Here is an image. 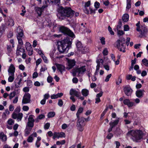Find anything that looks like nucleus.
<instances>
[{
	"label": "nucleus",
	"mask_w": 148,
	"mask_h": 148,
	"mask_svg": "<svg viewBox=\"0 0 148 148\" xmlns=\"http://www.w3.org/2000/svg\"><path fill=\"white\" fill-rule=\"evenodd\" d=\"M70 94L71 95H74L77 97H79L81 96L80 92L77 91L76 90L73 88L70 90Z\"/></svg>",
	"instance_id": "obj_13"
},
{
	"label": "nucleus",
	"mask_w": 148,
	"mask_h": 148,
	"mask_svg": "<svg viewBox=\"0 0 148 148\" xmlns=\"http://www.w3.org/2000/svg\"><path fill=\"white\" fill-rule=\"evenodd\" d=\"M34 122H28L27 124V126L29 128H32L34 127Z\"/></svg>",
	"instance_id": "obj_40"
},
{
	"label": "nucleus",
	"mask_w": 148,
	"mask_h": 148,
	"mask_svg": "<svg viewBox=\"0 0 148 148\" xmlns=\"http://www.w3.org/2000/svg\"><path fill=\"white\" fill-rule=\"evenodd\" d=\"M124 34V32L122 30H118V31L117 34L118 36H122Z\"/></svg>",
	"instance_id": "obj_55"
},
{
	"label": "nucleus",
	"mask_w": 148,
	"mask_h": 148,
	"mask_svg": "<svg viewBox=\"0 0 148 148\" xmlns=\"http://www.w3.org/2000/svg\"><path fill=\"white\" fill-rule=\"evenodd\" d=\"M59 138L60 137H65V134L64 132H61L60 133H59Z\"/></svg>",
	"instance_id": "obj_63"
},
{
	"label": "nucleus",
	"mask_w": 148,
	"mask_h": 148,
	"mask_svg": "<svg viewBox=\"0 0 148 148\" xmlns=\"http://www.w3.org/2000/svg\"><path fill=\"white\" fill-rule=\"evenodd\" d=\"M68 67L66 69L69 70L71 69L75 65L76 62L74 60H68Z\"/></svg>",
	"instance_id": "obj_12"
},
{
	"label": "nucleus",
	"mask_w": 148,
	"mask_h": 148,
	"mask_svg": "<svg viewBox=\"0 0 148 148\" xmlns=\"http://www.w3.org/2000/svg\"><path fill=\"white\" fill-rule=\"evenodd\" d=\"M53 80V78L50 76H49L47 78V81L49 83H51L52 82Z\"/></svg>",
	"instance_id": "obj_50"
},
{
	"label": "nucleus",
	"mask_w": 148,
	"mask_h": 148,
	"mask_svg": "<svg viewBox=\"0 0 148 148\" xmlns=\"http://www.w3.org/2000/svg\"><path fill=\"white\" fill-rule=\"evenodd\" d=\"M103 92L101 91L99 93L97 94L96 95V97L100 98L102 95Z\"/></svg>",
	"instance_id": "obj_58"
},
{
	"label": "nucleus",
	"mask_w": 148,
	"mask_h": 148,
	"mask_svg": "<svg viewBox=\"0 0 148 148\" xmlns=\"http://www.w3.org/2000/svg\"><path fill=\"white\" fill-rule=\"evenodd\" d=\"M50 125V124L49 123H47L44 125V128L45 129H48L49 128Z\"/></svg>",
	"instance_id": "obj_56"
},
{
	"label": "nucleus",
	"mask_w": 148,
	"mask_h": 148,
	"mask_svg": "<svg viewBox=\"0 0 148 148\" xmlns=\"http://www.w3.org/2000/svg\"><path fill=\"white\" fill-rule=\"evenodd\" d=\"M103 55L106 56L107 55L108 53V51L107 49L106 48H105L103 51Z\"/></svg>",
	"instance_id": "obj_48"
},
{
	"label": "nucleus",
	"mask_w": 148,
	"mask_h": 148,
	"mask_svg": "<svg viewBox=\"0 0 148 148\" xmlns=\"http://www.w3.org/2000/svg\"><path fill=\"white\" fill-rule=\"evenodd\" d=\"M119 118L115 120L113 122H111L109 123V125L110 126H111L113 128L116 126L119 123Z\"/></svg>",
	"instance_id": "obj_20"
},
{
	"label": "nucleus",
	"mask_w": 148,
	"mask_h": 148,
	"mask_svg": "<svg viewBox=\"0 0 148 148\" xmlns=\"http://www.w3.org/2000/svg\"><path fill=\"white\" fill-rule=\"evenodd\" d=\"M41 139V138L39 136H38V137L37 140L36 141V146L37 147H39L40 145V143H39L37 145L38 142H39V141Z\"/></svg>",
	"instance_id": "obj_43"
},
{
	"label": "nucleus",
	"mask_w": 148,
	"mask_h": 148,
	"mask_svg": "<svg viewBox=\"0 0 148 148\" xmlns=\"http://www.w3.org/2000/svg\"><path fill=\"white\" fill-rule=\"evenodd\" d=\"M123 90L125 94L127 96H131L133 91L132 89L128 85L123 87Z\"/></svg>",
	"instance_id": "obj_11"
},
{
	"label": "nucleus",
	"mask_w": 148,
	"mask_h": 148,
	"mask_svg": "<svg viewBox=\"0 0 148 148\" xmlns=\"http://www.w3.org/2000/svg\"><path fill=\"white\" fill-rule=\"evenodd\" d=\"M70 47H57L59 51L61 53H66Z\"/></svg>",
	"instance_id": "obj_14"
},
{
	"label": "nucleus",
	"mask_w": 148,
	"mask_h": 148,
	"mask_svg": "<svg viewBox=\"0 0 148 148\" xmlns=\"http://www.w3.org/2000/svg\"><path fill=\"white\" fill-rule=\"evenodd\" d=\"M32 128L29 127H26L25 130V136H27L30 133L32 130Z\"/></svg>",
	"instance_id": "obj_27"
},
{
	"label": "nucleus",
	"mask_w": 148,
	"mask_h": 148,
	"mask_svg": "<svg viewBox=\"0 0 148 148\" xmlns=\"http://www.w3.org/2000/svg\"><path fill=\"white\" fill-rule=\"evenodd\" d=\"M9 75L10 76L8 78V81L10 82H12L14 79V74H10Z\"/></svg>",
	"instance_id": "obj_30"
},
{
	"label": "nucleus",
	"mask_w": 148,
	"mask_h": 148,
	"mask_svg": "<svg viewBox=\"0 0 148 148\" xmlns=\"http://www.w3.org/2000/svg\"><path fill=\"white\" fill-rule=\"evenodd\" d=\"M78 119L76 126L77 130L79 131L82 132L84 129V127L85 125V121L86 119L83 117L77 118Z\"/></svg>",
	"instance_id": "obj_3"
},
{
	"label": "nucleus",
	"mask_w": 148,
	"mask_h": 148,
	"mask_svg": "<svg viewBox=\"0 0 148 148\" xmlns=\"http://www.w3.org/2000/svg\"><path fill=\"white\" fill-rule=\"evenodd\" d=\"M14 121L11 119H9L8 121V123L10 125H12L14 123Z\"/></svg>",
	"instance_id": "obj_47"
},
{
	"label": "nucleus",
	"mask_w": 148,
	"mask_h": 148,
	"mask_svg": "<svg viewBox=\"0 0 148 148\" xmlns=\"http://www.w3.org/2000/svg\"><path fill=\"white\" fill-rule=\"evenodd\" d=\"M55 115V113L53 112H49L47 115L48 117L49 118H51L54 117Z\"/></svg>",
	"instance_id": "obj_31"
},
{
	"label": "nucleus",
	"mask_w": 148,
	"mask_h": 148,
	"mask_svg": "<svg viewBox=\"0 0 148 148\" xmlns=\"http://www.w3.org/2000/svg\"><path fill=\"white\" fill-rule=\"evenodd\" d=\"M72 81L73 83L76 84L78 82V79L77 78L75 77L72 79Z\"/></svg>",
	"instance_id": "obj_60"
},
{
	"label": "nucleus",
	"mask_w": 148,
	"mask_h": 148,
	"mask_svg": "<svg viewBox=\"0 0 148 148\" xmlns=\"http://www.w3.org/2000/svg\"><path fill=\"white\" fill-rule=\"evenodd\" d=\"M10 23L8 24L9 25L11 26H13L14 25V22L13 20L12 19H10L9 20Z\"/></svg>",
	"instance_id": "obj_52"
},
{
	"label": "nucleus",
	"mask_w": 148,
	"mask_h": 148,
	"mask_svg": "<svg viewBox=\"0 0 148 148\" xmlns=\"http://www.w3.org/2000/svg\"><path fill=\"white\" fill-rule=\"evenodd\" d=\"M60 32L64 34H66L72 38H75V36L73 33L68 28L62 26L60 28Z\"/></svg>",
	"instance_id": "obj_5"
},
{
	"label": "nucleus",
	"mask_w": 148,
	"mask_h": 148,
	"mask_svg": "<svg viewBox=\"0 0 148 148\" xmlns=\"http://www.w3.org/2000/svg\"><path fill=\"white\" fill-rule=\"evenodd\" d=\"M83 109L82 108H79L76 113L77 118H79L80 114L83 111Z\"/></svg>",
	"instance_id": "obj_28"
},
{
	"label": "nucleus",
	"mask_w": 148,
	"mask_h": 148,
	"mask_svg": "<svg viewBox=\"0 0 148 148\" xmlns=\"http://www.w3.org/2000/svg\"><path fill=\"white\" fill-rule=\"evenodd\" d=\"M123 103L127 105L129 107H132L134 106V103L130 102L129 99H126L124 100Z\"/></svg>",
	"instance_id": "obj_15"
},
{
	"label": "nucleus",
	"mask_w": 148,
	"mask_h": 148,
	"mask_svg": "<svg viewBox=\"0 0 148 148\" xmlns=\"http://www.w3.org/2000/svg\"><path fill=\"white\" fill-rule=\"evenodd\" d=\"M15 68L13 64H11L8 70L9 74H14L15 71Z\"/></svg>",
	"instance_id": "obj_16"
},
{
	"label": "nucleus",
	"mask_w": 148,
	"mask_h": 148,
	"mask_svg": "<svg viewBox=\"0 0 148 148\" xmlns=\"http://www.w3.org/2000/svg\"><path fill=\"white\" fill-rule=\"evenodd\" d=\"M116 46H120L121 45L122 46H124V43H122V41L119 40H117L115 43Z\"/></svg>",
	"instance_id": "obj_29"
},
{
	"label": "nucleus",
	"mask_w": 148,
	"mask_h": 148,
	"mask_svg": "<svg viewBox=\"0 0 148 148\" xmlns=\"http://www.w3.org/2000/svg\"><path fill=\"white\" fill-rule=\"evenodd\" d=\"M124 31H128L129 29V27L128 25H125L124 26Z\"/></svg>",
	"instance_id": "obj_57"
},
{
	"label": "nucleus",
	"mask_w": 148,
	"mask_h": 148,
	"mask_svg": "<svg viewBox=\"0 0 148 148\" xmlns=\"http://www.w3.org/2000/svg\"><path fill=\"white\" fill-rule=\"evenodd\" d=\"M140 31L141 34L142 35L144 34L147 31V29L146 27L145 26H142L140 28Z\"/></svg>",
	"instance_id": "obj_23"
},
{
	"label": "nucleus",
	"mask_w": 148,
	"mask_h": 148,
	"mask_svg": "<svg viewBox=\"0 0 148 148\" xmlns=\"http://www.w3.org/2000/svg\"><path fill=\"white\" fill-rule=\"evenodd\" d=\"M72 41L69 39H66L62 41H57L56 45L58 46H70L71 45Z\"/></svg>",
	"instance_id": "obj_6"
},
{
	"label": "nucleus",
	"mask_w": 148,
	"mask_h": 148,
	"mask_svg": "<svg viewBox=\"0 0 148 148\" xmlns=\"http://www.w3.org/2000/svg\"><path fill=\"white\" fill-rule=\"evenodd\" d=\"M26 49L27 50L28 54L29 56H31L33 54V49L32 47H27Z\"/></svg>",
	"instance_id": "obj_24"
},
{
	"label": "nucleus",
	"mask_w": 148,
	"mask_h": 148,
	"mask_svg": "<svg viewBox=\"0 0 148 148\" xmlns=\"http://www.w3.org/2000/svg\"><path fill=\"white\" fill-rule=\"evenodd\" d=\"M33 137L31 136V135L28 138L27 141L28 142L31 143L33 141Z\"/></svg>",
	"instance_id": "obj_51"
},
{
	"label": "nucleus",
	"mask_w": 148,
	"mask_h": 148,
	"mask_svg": "<svg viewBox=\"0 0 148 148\" xmlns=\"http://www.w3.org/2000/svg\"><path fill=\"white\" fill-rule=\"evenodd\" d=\"M16 94V92L15 91H13L11 92L9 95V99H11L13 97H14Z\"/></svg>",
	"instance_id": "obj_37"
},
{
	"label": "nucleus",
	"mask_w": 148,
	"mask_h": 148,
	"mask_svg": "<svg viewBox=\"0 0 148 148\" xmlns=\"http://www.w3.org/2000/svg\"><path fill=\"white\" fill-rule=\"evenodd\" d=\"M100 5V4L98 2L96 1L95 2L94 6L95 8L96 9V10H97L98 8H99Z\"/></svg>",
	"instance_id": "obj_44"
},
{
	"label": "nucleus",
	"mask_w": 148,
	"mask_h": 148,
	"mask_svg": "<svg viewBox=\"0 0 148 148\" xmlns=\"http://www.w3.org/2000/svg\"><path fill=\"white\" fill-rule=\"evenodd\" d=\"M57 16L61 20L63 19L66 17H71L75 12L72 10L70 7L64 8L62 6H59L57 9Z\"/></svg>",
	"instance_id": "obj_1"
},
{
	"label": "nucleus",
	"mask_w": 148,
	"mask_h": 148,
	"mask_svg": "<svg viewBox=\"0 0 148 148\" xmlns=\"http://www.w3.org/2000/svg\"><path fill=\"white\" fill-rule=\"evenodd\" d=\"M90 1H88L87 2L85 3V7H88L90 5Z\"/></svg>",
	"instance_id": "obj_59"
},
{
	"label": "nucleus",
	"mask_w": 148,
	"mask_h": 148,
	"mask_svg": "<svg viewBox=\"0 0 148 148\" xmlns=\"http://www.w3.org/2000/svg\"><path fill=\"white\" fill-rule=\"evenodd\" d=\"M118 49L121 51H123V52H125V47H117Z\"/></svg>",
	"instance_id": "obj_42"
},
{
	"label": "nucleus",
	"mask_w": 148,
	"mask_h": 148,
	"mask_svg": "<svg viewBox=\"0 0 148 148\" xmlns=\"http://www.w3.org/2000/svg\"><path fill=\"white\" fill-rule=\"evenodd\" d=\"M41 61L42 59L41 58H39L36 61V65H38L41 63Z\"/></svg>",
	"instance_id": "obj_64"
},
{
	"label": "nucleus",
	"mask_w": 148,
	"mask_h": 148,
	"mask_svg": "<svg viewBox=\"0 0 148 148\" xmlns=\"http://www.w3.org/2000/svg\"><path fill=\"white\" fill-rule=\"evenodd\" d=\"M63 103L62 100L61 99L58 100V104L60 107H61L63 105Z\"/></svg>",
	"instance_id": "obj_46"
},
{
	"label": "nucleus",
	"mask_w": 148,
	"mask_h": 148,
	"mask_svg": "<svg viewBox=\"0 0 148 148\" xmlns=\"http://www.w3.org/2000/svg\"><path fill=\"white\" fill-rule=\"evenodd\" d=\"M142 62L143 64L146 66H148V60L144 58L142 60Z\"/></svg>",
	"instance_id": "obj_34"
},
{
	"label": "nucleus",
	"mask_w": 148,
	"mask_h": 148,
	"mask_svg": "<svg viewBox=\"0 0 148 148\" xmlns=\"http://www.w3.org/2000/svg\"><path fill=\"white\" fill-rule=\"evenodd\" d=\"M23 110L24 111H27L29 109V107L27 106H24L23 107Z\"/></svg>",
	"instance_id": "obj_54"
},
{
	"label": "nucleus",
	"mask_w": 148,
	"mask_h": 148,
	"mask_svg": "<svg viewBox=\"0 0 148 148\" xmlns=\"http://www.w3.org/2000/svg\"><path fill=\"white\" fill-rule=\"evenodd\" d=\"M140 21L138 22L136 24V26L137 27L136 28V30L138 32H140Z\"/></svg>",
	"instance_id": "obj_45"
},
{
	"label": "nucleus",
	"mask_w": 148,
	"mask_h": 148,
	"mask_svg": "<svg viewBox=\"0 0 148 148\" xmlns=\"http://www.w3.org/2000/svg\"><path fill=\"white\" fill-rule=\"evenodd\" d=\"M81 93L84 96L86 97L89 95V91L86 89H83L82 90Z\"/></svg>",
	"instance_id": "obj_21"
},
{
	"label": "nucleus",
	"mask_w": 148,
	"mask_h": 148,
	"mask_svg": "<svg viewBox=\"0 0 148 148\" xmlns=\"http://www.w3.org/2000/svg\"><path fill=\"white\" fill-rule=\"evenodd\" d=\"M143 132L140 130H131L129 131L127 133V135L129 136H131L132 140L134 141L137 142L140 140L143 137Z\"/></svg>",
	"instance_id": "obj_2"
},
{
	"label": "nucleus",
	"mask_w": 148,
	"mask_h": 148,
	"mask_svg": "<svg viewBox=\"0 0 148 148\" xmlns=\"http://www.w3.org/2000/svg\"><path fill=\"white\" fill-rule=\"evenodd\" d=\"M0 138L3 141H6L7 139L6 136L3 132L1 133Z\"/></svg>",
	"instance_id": "obj_25"
},
{
	"label": "nucleus",
	"mask_w": 148,
	"mask_h": 148,
	"mask_svg": "<svg viewBox=\"0 0 148 148\" xmlns=\"http://www.w3.org/2000/svg\"><path fill=\"white\" fill-rule=\"evenodd\" d=\"M44 62L46 63H47L48 62V60L47 58L45 57L44 55H42V56Z\"/></svg>",
	"instance_id": "obj_53"
},
{
	"label": "nucleus",
	"mask_w": 148,
	"mask_h": 148,
	"mask_svg": "<svg viewBox=\"0 0 148 148\" xmlns=\"http://www.w3.org/2000/svg\"><path fill=\"white\" fill-rule=\"evenodd\" d=\"M33 116H34L32 115H29L28 119V122H34L35 121V120L33 118Z\"/></svg>",
	"instance_id": "obj_38"
},
{
	"label": "nucleus",
	"mask_w": 148,
	"mask_h": 148,
	"mask_svg": "<svg viewBox=\"0 0 148 148\" xmlns=\"http://www.w3.org/2000/svg\"><path fill=\"white\" fill-rule=\"evenodd\" d=\"M31 95L28 93H25L23 96L22 103L23 104H26L29 103L31 101Z\"/></svg>",
	"instance_id": "obj_10"
},
{
	"label": "nucleus",
	"mask_w": 148,
	"mask_h": 148,
	"mask_svg": "<svg viewBox=\"0 0 148 148\" xmlns=\"http://www.w3.org/2000/svg\"><path fill=\"white\" fill-rule=\"evenodd\" d=\"M58 95H57V94H53V95H52L51 96V98L52 99H57L58 98V96H57Z\"/></svg>",
	"instance_id": "obj_62"
},
{
	"label": "nucleus",
	"mask_w": 148,
	"mask_h": 148,
	"mask_svg": "<svg viewBox=\"0 0 148 148\" xmlns=\"http://www.w3.org/2000/svg\"><path fill=\"white\" fill-rule=\"evenodd\" d=\"M17 36L23 37V30L22 28L20 26H18L17 28Z\"/></svg>",
	"instance_id": "obj_17"
},
{
	"label": "nucleus",
	"mask_w": 148,
	"mask_h": 148,
	"mask_svg": "<svg viewBox=\"0 0 148 148\" xmlns=\"http://www.w3.org/2000/svg\"><path fill=\"white\" fill-rule=\"evenodd\" d=\"M49 3H53L58 4L60 3V0H47Z\"/></svg>",
	"instance_id": "obj_33"
},
{
	"label": "nucleus",
	"mask_w": 148,
	"mask_h": 148,
	"mask_svg": "<svg viewBox=\"0 0 148 148\" xmlns=\"http://www.w3.org/2000/svg\"><path fill=\"white\" fill-rule=\"evenodd\" d=\"M144 90H139L136 91V96L138 98L141 97L143 95Z\"/></svg>",
	"instance_id": "obj_19"
},
{
	"label": "nucleus",
	"mask_w": 148,
	"mask_h": 148,
	"mask_svg": "<svg viewBox=\"0 0 148 148\" xmlns=\"http://www.w3.org/2000/svg\"><path fill=\"white\" fill-rule=\"evenodd\" d=\"M127 1V6L126 9L129 10L131 7V0H126Z\"/></svg>",
	"instance_id": "obj_32"
},
{
	"label": "nucleus",
	"mask_w": 148,
	"mask_h": 148,
	"mask_svg": "<svg viewBox=\"0 0 148 148\" xmlns=\"http://www.w3.org/2000/svg\"><path fill=\"white\" fill-rule=\"evenodd\" d=\"M112 76V74H110L108 75L107 76L105 80V81L106 82H108L109 81V79Z\"/></svg>",
	"instance_id": "obj_49"
},
{
	"label": "nucleus",
	"mask_w": 148,
	"mask_h": 148,
	"mask_svg": "<svg viewBox=\"0 0 148 148\" xmlns=\"http://www.w3.org/2000/svg\"><path fill=\"white\" fill-rule=\"evenodd\" d=\"M129 15L127 14H124L122 16V19L123 21L125 22L129 20Z\"/></svg>",
	"instance_id": "obj_26"
},
{
	"label": "nucleus",
	"mask_w": 148,
	"mask_h": 148,
	"mask_svg": "<svg viewBox=\"0 0 148 148\" xmlns=\"http://www.w3.org/2000/svg\"><path fill=\"white\" fill-rule=\"evenodd\" d=\"M21 110L20 107H17L15 109L14 112L12 114V118L14 119H17L18 121H21L23 116V114L22 113H19Z\"/></svg>",
	"instance_id": "obj_4"
},
{
	"label": "nucleus",
	"mask_w": 148,
	"mask_h": 148,
	"mask_svg": "<svg viewBox=\"0 0 148 148\" xmlns=\"http://www.w3.org/2000/svg\"><path fill=\"white\" fill-rule=\"evenodd\" d=\"M16 53L17 56L22 55V58L23 59H25L26 58V56L24 48H23L21 47H17Z\"/></svg>",
	"instance_id": "obj_9"
},
{
	"label": "nucleus",
	"mask_w": 148,
	"mask_h": 148,
	"mask_svg": "<svg viewBox=\"0 0 148 148\" xmlns=\"http://www.w3.org/2000/svg\"><path fill=\"white\" fill-rule=\"evenodd\" d=\"M86 70V66H82L79 68L73 69L72 70L73 74L74 76H76V73H78V75H79L80 74H84Z\"/></svg>",
	"instance_id": "obj_7"
},
{
	"label": "nucleus",
	"mask_w": 148,
	"mask_h": 148,
	"mask_svg": "<svg viewBox=\"0 0 148 148\" xmlns=\"http://www.w3.org/2000/svg\"><path fill=\"white\" fill-rule=\"evenodd\" d=\"M56 66L57 69L61 73L64 70V66L59 64H57Z\"/></svg>",
	"instance_id": "obj_22"
},
{
	"label": "nucleus",
	"mask_w": 148,
	"mask_h": 148,
	"mask_svg": "<svg viewBox=\"0 0 148 148\" xmlns=\"http://www.w3.org/2000/svg\"><path fill=\"white\" fill-rule=\"evenodd\" d=\"M18 77L15 80L14 82V85L15 87L16 88H18V87H20L21 86L20 84L21 81L22 80L21 78H20L18 80Z\"/></svg>",
	"instance_id": "obj_18"
},
{
	"label": "nucleus",
	"mask_w": 148,
	"mask_h": 148,
	"mask_svg": "<svg viewBox=\"0 0 148 148\" xmlns=\"http://www.w3.org/2000/svg\"><path fill=\"white\" fill-rule=\"evenodd\" d=\"M45 5H43L41 8L36 7L34 8L35 11L39 16H40L42 12L44 11V9L47 7V5L46 4L47 2H45Z\"/></svg>",
	"instance_id": "obj_8"
},
{
	"label": "nucleus",
	"mask_w": 148,
	"mask_h": 148,
	"mask_svg": "<svg viewBox=\"0 0 148 148\" xmlns=\"http://www.w3.org/2000/svg\"><path fill=\"white\" fill-rule=\"evenodd\" d=\"M121 133V131L118 128L116 129L114 132V134H116L117 136L120 135Z\"/></svg>",
	"instance_id": "obj_35"
},
{
	"label": "nucleus",
	"mask_w": 148,
	"mask_h": 148,
	"mask_svg": "<svg viewBox=\"0 0 148 148\" xmlns=\"http://www.w3.org/2000/svg\"><path fill=\"white\" fill-rule=\"evenodd\" d=\"M113 136V135L112 133H109L106 136V138L109 139H110Z\"/></svg>",
	"instance_id": "obj_61"
},
{
	"label": "nucleus",
	"mask_w": 148,
	"mask_h": 148,
	"mask_svg": "<svg viewBox=\"0 0 148 148\" xmlns=\"http://www.w3.org/2000/svg\"><path fill=\"white\" fill-rule=\"evenodd\" d=\"M65 143V140H63L61 141H57L56 143V145H63Z\"/></svg>",
	"instance_id": "obj_39"
},
{
	"label": "nucleus",
	"mask_w": 148,
	"mask_h": 148,
	"mask_svg": "<svg viewBox=\"0 0 148 148\" xmlns=\"http://www.w3.org/2000/svg\"><path fill=\"white\" fill-rule=\"evenodd\" d=\"M59 133L55 132L54 133L53 138L55 139L56 138H59Z\"/></svg>",
	"instance_id": "obj_41"
},
{
	"label": "nucleus",
	"mask_w": 148,
	"mask_h": 148,
	"mask_svg": "<svg viewBox=\"0 0 148 148\" xmlns=\"http://www.w3.org/2000/svg\"><path fill=\"white\" fill-rule=\"evenodd\" d=\"M22 37L18 36H17L18 43L20 45H22L23 44V42L22 41V39L21 38Z\"/></svg>",
	"instance_id": "obj_36"
}]
</instances>
